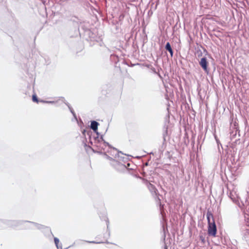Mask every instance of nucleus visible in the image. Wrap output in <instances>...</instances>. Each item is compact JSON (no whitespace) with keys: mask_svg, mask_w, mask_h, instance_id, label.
<instances>
[{"mask_svg":"<svg viewBox=\"0 0 249 249\" xmlns=\"http://www.w3.org/2000/svg\"><path fill=\"white\" fill-rule=\"evenodd\" d=\"M99 124L96 121H92L91 123L90 127L94 131H96L97 130L98 126Z\"/></svg>","mask_w":249,"mask_h":249,"instance_id":"4","label":"nucleus"},{"mask_svg":"<svg viewBox=\"0 0 249 249\" xmlns=\"http://www.w3.org/2000/svg\"><path fill=\"white\" fill-rule=\"evenodd\" d=\"M200 239L203 242H204V238L203 237V236H200Z\"/></svg>","mask_w":249,"mask_h":249,"instance_id":"9","label":"nucleus"},{"mask_svg":"<svg viewBox=\"0 0 249 249\" xmlns=\"http://www.w3.org/2000/svg\"><path fill=\"white\" fill-rule=\"evenodd\" d=\"M87 242H88V243H93V244H100V243H103V242H102V241H87Z\"/></svg>","mask_w":249,"mask_h":249,"instance_id":"8","label":"nucleus"},{"mask_svg":"<svg viewBox=\"0 0 249 249\" xmlns=\"http://www.w3.org/2000/svg\"><path fill=\"white\" fill-rule=\"evenodd\" d=\"M121 165H122V166H123V167H124V168L125 167V166H124V165L122 164Z\"/></svg>","mask_w":249,"mask_h":249,"instance_id":"10","label":"nucleus"},{"mask_svg":"<svg viewBox=\"0 0 249 249\" xmlns=\"http://www.w3.org/2000/svg\"><path fill=\"white\" fill-rule=\"evenodd\" d=\"M147 187L153 196H156V197H158V191L154 185L150 183H148L147 185Z\"/></svg>","mask_w":249,"mask_h":249,"instance_id":"2","label":"nucleus"},{"mask_svg":"<svg viewBox=\"0 0 249 249\" xmlns=\"http://www.w3.org/2000/svg\"><path fill=\"white\" fill-rule=\"evenodd\" d=\"M165 49L167 51H169L171 56H172L173 55V51L172 50V49L171 47L170 44L169 42H167L165 46Z\"/></svg>","mask_w":249,"mask_h":249,"instance_id":"5","label":"nucleus"},{"mask_svg":"<svg viewBox=\"0 0 249 249\" xmlns=\"http://www.w3.org/2000/svg\"><path fill=\"white\" fill-rule=\"evenodd\" d=\"M207 218L208 222V233L210 236L215 237L217 229L213 214L210 212H208Z\"/></svg>","mask_w":249,"mask_h":249,"instance_id":"1","label":"nucleus"},{"mask_svg":"<svg viewBox=\"0 0 249 249\" xmlns=\"http://www.w3.org/2000/svg\"><path fill=\"white\" fill-rule=\"evenodd\" d=\"M54 241L55 245L56 246L57 248L59 249V247H58V244L59 243V239L58 238H57L56 237H55L54 238Z\"/></svg>","mask_w":249,"mask_h":249,"instance_id":"7","label":"nucleus"},{"mask_svg":"<svg viewBox=\"0 0 249 249\" xmlns=\"http://www.w3.org/2000/svg\"><path fill=\"white\" fill-rule=\"evenodd\" d=\"M32 100L34 102H36V103H38L39 101L36 94H34L32 96Z\"/></svg>","mask_w":249,"mask_h":249,"instance_id":"6","label":"nucleus"},{"mask_svg":"<svg viewBox=\"0 0 249 249\" xmlns=\"http://www.w3.org/2000/svg\"><path fill=\"white\" fill-rule=\"evenodd\" d=\"M199 64L205 71L208 72V62L205 57H203L201 59L200 61L199 62Z\"/></svg>","mask_w":249,"mask_h":249,"instance_id":"3","label":"nucleus"}]
</instances>
